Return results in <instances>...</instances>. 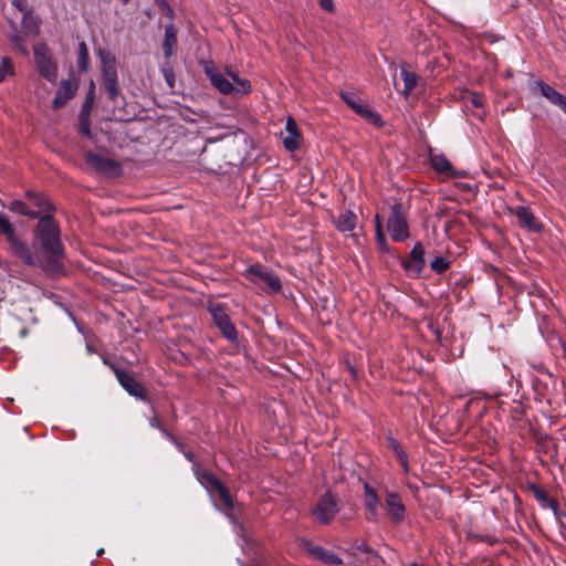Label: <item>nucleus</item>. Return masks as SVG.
Returning <instances> with one entry per match:
<instances>
[{
  "instance_id": "1",
  "label": "nucleus",
  "mask_w": 566,
  "mask_h": 566,
  "mask_svg": "<svg viewBox=\"0 0 566 566\" xmlns=\"http://www.w3.org/2000/svg\"><path fill=\"white\" fill-rule=\"evenodd\" d=\"M33 241L31 251L27 244V252L31 261L24 256H17L24 265L38 268L48 276L60 277L66 273V253L62 241L61 228L52 214H44L38 219L32 231Z\"/></svg>"
},
{
  "instance_id": "2",
  "label": "nucleus",
  "mask_w": 566,
  "mask_h": 566,
  "mask_svg": "<svg viewBox=\"0 0 566 566\" xmlns=\"http://www.w3.org/2000/svg\"><path fill=\"white\" fill-rule=\"evenodd\" d=\"M94 52L101 62L103 87L107 94L108 99L113 103H116L117 98L122 96L116 66V56L111 51L102 46L95 48Z\"/></svg>"
},
{
  "instance_id": "3",
  "label": "nucleus",
  "mask_w": 566,
  "mask_h": 566,
  "mask_svg": "<svg viewBox=\"0 0 566 566\" xmlns=\"http://www.w3.org/2000/svg\"><path fill=\"white\" fill-rule=\"evenodd\" d=\"M242 276L250 283L259 286L266 294H277L282 290L280 276L262 263L256 262L249 265L242 273Z\"/></svg>"
},
{
  "instance_id": "4",
  "label": "nucleus",
  "mask_w": 566,
  "mask_h": 566,
  "mask_svg": "<svg viewBox=\"0 0 566 566\" xmlns=\"http://www.w3.org/2000/svg\"><path fill=\"white\" fill-rule=\"evenodd\" d=\"M34 63L41 77L50 83H55L59 74V65L53 59L51 49L45 42L33 46Z\"/></svg>"
},
{
  "instance_id": "5",
  "label": "nucleus",
  "mask_w": 566,
  "mask_h": 566,
  "mask_svg": "<svg viewBox=\"0 0 566 566\" xmlns=\"http://www.w3.org/2000/svg\"><path fill=\"white\" fill-rule=\"evenodd\" d=\"M407 209L399 201H395L387 221V230L395 242H403L409 235V224L407 220Z\"/></svg>"
},
{
  "instance_id": "6",
  "label": "nucleus",
  "mask_w": 566,
  "mask_h": 566,
  "mask_svg": "<svg viewBox=\"0 0 566 566\" xmlns=\"http://www.w3.org/2000/svg\"><path fill=\"white\" fill-rule=\"evenodd\" d=\"M208 311L211 314L214 326L220 331L221 335L228 342L237 343L239 333L227 312V305L223 303L210 304Z\"/></svg>"
},
{
  "instance_id": "7",
  "label": "nucleus",
  "mask_w": 566,
  "mask_h": 566,
  "mask_svg": "<svg viewBox=\"0 0 566 566\" xmlns=\"http://www.w3.org/2000/svg\"><path fill=\"white\" fill-rule=\"evenodd\" d=\"M103 363L108 366L115 374L119 385L133 397L140 399L142 401L150 402L145 387L135 378L132 373H128L107 358H103Z\"/></svg>"
},
{
  "instance_id": "8",
  "label": "nucleus",
  "mask_w": 566,
  "mask_h": 566,
  "mask_svg": "<svg viewBox=\"0 0 566 566\" xmlns=\"http://www.w3.org/2000/svg\"><path fill=\"white\" fill-rule=\"evenodd\" d=\"M339 512L338 500L331 491L319 496L317 503L311 510V514L321 524L328 525Z\"/></svg>"
},
{
  "instance_id": "9",
  "label": "nucleus",
  "mask_w": 566,
  "mask_h": 566,
  "mask_svg": "<svg viewBox=\"0 0 566 566\" xmlns=\"http://www.w3.org/2000/svg\"><path fill=\"white\" fill-rule=\"evenodd\" d=\"M85 161L90 165L96 172L107 177V178H117L123 175L122 164L113 158H108L93 151H87L85 154Z\"/></svg>"
},
{
  "instance_id": "10",
  "label": "nucleus",
  "mask_w": 566,
  "mask_h": 566,
  "mask_svg": "<svg viewBox=\"0 0 566 566\" xmlns=\"http://www.w3.org/2000/svg\"><path fill=\"white\" fill-rule=\"evenodd\" d=\"M340 97L358 116L364 118L369 124H373L377 128L385 126V120L381 118V116L371 109L367 104H365L360 97L354 93L342 92Z\"/></svg>"
},
{
  "instance_id": "11",
  "label": "nucleus",
  "mask_w": 566,
  "mask_h": 566,
  "mask_svg": "<svg viewBox=\"0 0 566 566\" xmlns=\"http://www.w3.org/2000/svg\"><path fill=\"white\" fill-rule=\"evenodd\" d=\"M80 76L73 70H71L69 72V77L63 78L60 82L59 88L52 101V107L54 109L63 108L67 102L76 95L80 88Z\"/></svg>"
},
{
  "instance_id": "12",
  "label": "nucleus",
  "mask_w": 566,
  "mask_h": 566,
  "mask_svg": "<svg viewBox=\"0 0 566 566\" xmlns=\"http://www.w3.org/2000/svg\"><path fill=\"white\" fill-rule=\"evenodd\" d=\"M426 252L421 242L415 243L407 258L400 259V264L409 277L418 279L426 268Z\"/></svg>"
},
{
  "instance_id": "13",
  "label": "nucleus",
  "mask_w": 566,
  "mask_h": 566,
  "mask_svg": "<svg viewBox=\"0 0 566 566\" xmlns=\"http://www.w3.org/2000/svg\"><path fill=\"white\" fill-rule=\"evenodd\" d=\"M0 235H4L12 254L17 256H24L31 261L29 253L27 252V242L19 239L15 233V229L10 220L0 213Z\"/></svg>"
},
{
  "instance_id": "14",
  "label": "nucleus",
  "mask_w": 566,
  "mask_h": 566,
  "mask_svg": "<svg viewBox=\"0 0 566 566\" xmlns=\"http://www.w3.org/2000/svg\"><path fill=\"white\" fill-rule=\"evenodd\" d=\"M201 64L205 74L208 76L213 87L223 95L234 93V85L217 70L213 61H203Z\"/></svg>"
},
{
  "instance_id": "15",
  "label": "nucleus",
  "mask_w": 566,
  "mask_h": 566,
  "mask_svg": "<svg viewBox=\"0 0 566 566\" xmlns=\"http://www.w3.org/2000/svg\"><path fill=\"white\" fill-rule=\"evenodd\" d=\"M388 515L395 524H401L406 518V507L397 492H386Z\"/></svg>"
},
{
  "instance_id": "16",
  "label": "nucleus",
  "mask_w": 566,
  "mask_h": 566,
  "mask_svg": "<svg viewBox=\"0 0 566 566\" xmlns=\"http://www.w3.org/2000/svg\"><path fill=\"white\" fill-rule=\"evenodd\" d=\"M353 552H347L354 557L357 556V553H361L364 555L363 559H357L359 564H367L369 566H380V564H385L384 558L367 543L363 542L360 544H356L352 546Z\"/></svg>"
},
{
  "instance_id": "17",
  "label": "nucleus",
  "mask_w": 566,
  "mask_h": 566,
  "mask_svg": "<svg viewBox=\"0 0 566 566\" xmlns=\"http://www.w3.org/2000/svg\"><path fill=\"white\" fill-rule=\"evenodd\" d=\"M430 163L432 168L441 175L454 178L465 177V172L454 169L443 154H430Z\"/></svg>"
},
{
  "instance_id": "18",
  "label": "nucleus",
  "mask_w": 566,
  "mask_h": 566,
  "mask_svg": "<svg viewBox=\"0 0 566 566\" xmlns=\"http://www.w3.org/2000/svg\"><path fill=\"white\" fill-rule=\"evenodd\" d=\"M24 198L27 199L29 206L35 208V211H40V216L52 214V212L55 210L54 205L43 193L36 192L34 190H27L24 192Z\"/></svg>"
},
{
  "instance_id": "19",
  "label": "nucleus",
  "mask_w": 566,
  "mask_h": 566,
  "mask_svg": "<svg viewBox=\"0 0 566 566\" xmlns=\"http://www.w3.org/2000/svg\"><path fill=\"white\" fill-rule=\"evenodd\" d=\"M306 551L310 555H312L315 559L328 566H339L343 565V559L334 554L331 551H327L321 545H316L313 543H308L306 545Z\"/></svg>"
},
{
  "instance_id": "20",
  "label": "nucleus",
  "mask_w": 566,
  "mask_h": 566,
  "mask_svg": "<svg viewBox=\"0 0 566 566\" xmlns=\"http://www.w3.org/2000/svg\"><path fill=\"white\" fill-rule=\"evenodd\" d=\"M535 88L553 105L566 114V96L542 80L535 82Z\"/></svg>"
},
{
  "instance_id": "21",
  "label": "nucleus",
  "mask_w": 566,
  "mask_h": 566,
  "mask_svg": "<svg viewBox=\"0 0 566 566\" xmlns=\"http://www.w3.org/2000/svg\"><path fill=\"white\" fill-rule=\"evenodd\" d=\"M286 137L283 138V145L286 150L295 151L301 147L302 134L293 117H289L285 124Z\"/></svg>"
},
{
  "instance_id": "22",
  "label": "nucleus",
  "mask_w": 566,
  "mask_h": 566,
  "mask_svg": "<svg viewBox=\"0 0 566 566\" xmlns=\"http://www.w3.org/2000/svg\"><path fill=\"white\" fill-rule=\"evenodd\" d=\"M515 217L518 220V223L522 227L527 228L528 230H532L534 232H542L543 231V224L538 222L533 213V211L528 207L518 206L515 208L514 212Z\"/></svg>"
},
{
  "instance_id": "23",
  "label": "nucleus",
  "mask_w": 566,
  "mask_h": 566,
  "mask_svg": "<svg viewBox=\"0 0 566 566\" xmlns=\"http://www.w3.org/2000/svg\"><path fill=\"white\" fill-rule=\"evenodd\" d=\"M528 490L532 492L542 507L551 509L554 513H557L559 509L558 501L552 497L542 485L536 483H528Z\"/></svg>"
},
{
  "instance_id": "24",
  "label": "nucleus",
  "mask_w": 566,
  "mask_h": 566,
  "mask_svg": "<svg viewBox=\"0 0 566 566\" xmlns=\"http://www.w3.org/2000/svg\"><path fill=\"white\" fill-rule=\"evenodd\" d=\"M365 506L368 510L370 516L369 521H376L378 517V509L380 506V500L375 488L369 483L364 484Z\"/></svg>"
},
{
  "instance_id": "25",
  "label": "nucleus",
  "mask_w": 566,
  "mask_h": 566,
  "mask_svg": "<svg viewBox=\"0 0 566 566\" xmlns=\"http://www.w3.org/2000/svg\"><path fill=\"white\" fill-rule=\"evenodd\" d=\"M195 473L198 481L207 489L209 493H216L217 490L223 485L217 475L210 471L201 470L198 468L195 470Z\"/></svg>"
},
{
  "instance_id": "26",
  "label": "nucleus",
  "mask_w": 566,
  "mask_h": 566,
  "mask_svg": "<svg viewBox=\"0 0 566 566\" xmlns=\"http://www.w3.org/2000/svg\"><path fill=\"white\" fill-rule=\"evenodd\" d=\"M195 473L198 481L207 489L209 493H216L217 490L223 485L217 475L210 471L201 470L198 468L195 470Z\"/></svg>"
},
{
  "instance_id": "27",
  "label": "nucleus",
  "mask_w": 566,
  "mask_h": 566,
  "mask_svg": "<svg viewBox=\"0 0 566 566\" xmlns=\"http://www.w3.org/2000/svg\"><path fill=\"white\" fill-rule=\"evenodd\" d=\"M3 207L13 213L28 217L29 219H39L42 217L40 216V211H35L28 202L19 199H13L9 203L3 205Z\"/></svg>"
},
{
  "instance_id": "28",
  "label": "nucleus",
  "mask_w": 566,
  "mask_h": 566,
  "mask_svg": "<svg viewBox=\"0 0 566 566\" xmlns=\"http://www.w3.org/2000/svg\"><path fill=\"white\" fill-rule=\"evenodd\" d=\"M333 223L339 232H349L356 228L357 217L353 211L346 210L337 218H333Z\"/></svg>"
},
{
  "instance_id": "29",
  "label": "nucleus",
  "mask_w": 566,
  "mask_h": 566,
  "mask_svg": "<svg viewBox=\"0 0 566 566\" xmlns=\"http://www.w3.org/2000/svg\"><path fill=\"white\" fill-rule=\"evenodd\" d=\"M177 45V30L172 23H168L165 27L163 50L166 57H170L174 54V48Z\"/></svg>"
},
{
  "instance_id": "30",
  "label": "nucleus",
  "mask_w": 566,
  "mask_h": 566,
  "mask_svg": "<svg viewBox=\"0 0 566 566\" xmlns=\"http://www.w3.org/2000/svg\"><path fill=\"white\" fill-rule=\"evenodd\" d=\"M40 24L41 19L34 13V10L22 15L21 27L25 33L34 36L39 35Z\"/></svg>"
},
{
  "instance_id": "31",
  "label": "nucleus",
  "mask_w": 566,
  "mask_h": 566,
  "mask_svg": "<svg viewBox=\"0 0 566 566\" xmlns=\"http://www.w3.org/2000/svg\"><path fill=\"white\" fill-rule=\"evenodd\" d=\"M227 74L230 76L232 80L231 83L234 85V93H232L233 95H247L251 92L252 87L250 81L239 77L238 73L231 69H227Z\"/></svg>"
},
{
  "instance_id": "32",
  "label": "nucleus",
  "mask_w": 566,
  "mask_h": 566,
  "mask_svg": "<svg viewBox=\"0 0 566 566\" xmlns=\"http://www.w3.org/2000/svg\"><path fill=\"white\" fill-rule=\"evenodd\" d=\"M386 440L388 448L392 450L400 464L408 471V454L405 452L400 442L390 434L386 437Z\"/></svg>"
},
{
  "instance_id": "33",
  "label": "nucleus",
  "mask_w": 566,
  "mask_h": 566,
  "mask_svg": "<svg viewBox=\"0 0 566 566\" xmlns=\"http://www.w3.org/2000/svg\"><path fill=\"white\" fill-rule=\"evenodd\" d=\"M77 67L78 72L87 73L91 65L90 51L85 41H81L77 46Z\"/></svg>"
},
{
  "instance_id": "34",
  "label": "nucleus",
  "mask_w": 566,
  "mask_h": 566,
  "mask_svg": "<svg viewBox=\"0 0 566 566\" xmlns=\"http://www.w3.org/2000/svg\"><path fill=\"white\" fill-rule=\"evenodd\" d=\"M537 449L538 452H543L547 454L549 458H554L557 455V443L552 437L547 434L538 438Z\"/></svg>"
},
{
  "instance_id": "35",
  "label": "nucleus",
  "mask_w": 566,
  "mask_h": 566,
  "mask_svg": "<svg viewBox=\"0 0 566 566\" xmlns=\"http://www.w3.org/2000/svg\"><path fill=\"white\" fill-rule=\"evenodd\" d=\"M400 75L405 85L403 93L408 96L417 87L418 76L415 72L408 71L405 67L401 69Z\"/></svg>"
},
{
  "instance_id": "36",
  "label": "nucleus",
  "mask_w": 566,
  "mask_h": 566,
  "mask_svg": "<svg viewBox=\"0 0 566 566\" xmlns=\"http://www.w3.org/2000/svg\"><path fill=\"white\" fill-rule=\"evenodd\" d=\"M450 265H451V261L446 258V256H436L431 262H430V269L431 271H433L436 274H442L444 273L446 271H448L450 269Z\"/></svg>"
},
{
  "instance_id": "37",
  "label": "nucleus",
  "mask_w": 566,
  "mask_h": 566,
  "mask_svg": "<svg viewBox=\"0 0 566 566\" xmlns=\"http://www.w3.org/2000/svg\"><path fill=\"white\" fill-rule=\"evenodd\" d=\"M216 494H218L219 499L223 503L227 510L234 509V502L230 494L229 489L223 484L219 490H217Z\"/></svg>"
},
{
  "instance_id": "38",
  "label": "nucleus",
  "mask_w": 566,
  "mask_h": 566,
  "mask_svg": "<svg viewBox=\"0 0 566 566\" xmlns=\"http://www.w3.org/2000/svg\"><path fill=\"white\" fill-rule=\"evenodd\" d=\"M155 3L158 6L160 12L165 14L169 19V23H172L175 19V10L169 4L168 0H154Z\"/></svg>"
},
{
  "instance_id": "39",
  "label": "nucleus",
  "mask_w": 566,
  "mask_h": 566,
  "mask_svg": "<svg viewBox=\"0 0 566 566\" xmlns=\"http://www.w3.org/2000/svg\"><path fill=\"white\" fill-rule=\"evenodd\" d=\"M7 74H13V63L9 56H3L0 63V83L4 81Z\"/></svg>"
},
{
  "instance_id": "40",
  "label": "nucleus",
  "mask_w": 566,
  "mask_h": 566,
  "mask_svg": "<svg viewBox=\"0 0 566 566\" xmlns=\"http://www.w3.org/2000/svg\"><path fill=\"white\" fill-rule=\"evenodd\" d=\"M376 244L379 249L380 252L382 253H389L390 252V248H389V244L387 242V239H386V235L384 233V229H378V231L376 232Z\"/></svg>"
},
{
  "instance_id": "41",
  "label": "nucleus",
  "mask_w": 566,
  "mask_h": 566,
  "mask_svg": "<svg viewBox=\"0 0 566 566\" xmlns=\"http://www.w3.org/2000/svg\"><path fill=\"white\" fill-rule=\"evenodd\" d=\"M463 98L470 102L472 106L476 108L483 107V95L481 93L468 91Z\"/></svg>"
},
{
  "instance_id": "42",
  "label": "nucleus",
  "mask_w": 566,
  "mask_h": 566,
  "mask_svg": "<svg viewBox=\"0 0 566 566\" xmlns=\"http://www.w3.org/2000/svg\"><path fill=\"white\" fill-rule=\"evenodd\" d=\"M151 411H153V416L149 418V426L151 428L158 429L166 437V432H169V431L164 427V424L160 421L159 416L154 407L151 408Z\"/></svg>"
},
{
  "instance_id": "43",
  "label": "nucleus",
  "mask_w": 566,
  "mask_h": 566,
  "mask_svg": "<svg viewBox=\"0 0 566 566\" xmlns=\"http://www.w3.org/2000/svg\"><path fill=\"white\" fill-rule=\"evenodd\" d=\"M10 42L22 53V54H27L28 51H27V41L25 39L15 33V34H12L10 36Z\"/></svg>"
},
{
  "instance_id": "44",
  "label": "nucleus",
  "mask_w": 566,
  "mask_h": 566,
  "mask_svg": "<svg viewBox=\"0 0 566 566\" xmlns=\"http://www.w3.org/2000/svg\"><path fill=\"white\" fill-rule=\"evenodd\" d=\"M94 102H95V98L85 97V101L82 105L78 117L91 118V113H92Z\"/></svg>"
},
{
  "instance_id": "45",
  "label": "nucleus",
  "mask_w": 566,
  "mask_h": 566,
  "mask_svg": "<svg viewBox=\"0 0 566 566\" xmlns=\"http://www.w3.org/2000/svg\"><path fill=\"white\" fill-rule=\"evenodd\" d=\"M78 122H80L78 132L83 136L91 138L92 137L91 118L78 117Z\"/></svg>"
},
{
  "instance_id": "46",
  "label": "nucleus",
  "mask_w": 566,
  "mask_h": 566,
  "mask_svg": "<svg viewBox=\"0 0 566 566\" xmlns=\"http://www.w3.org/2000/svg\"><path fill=\"white\" fill-rule=\"evenodd\" d=\"M11 4L21 12L22 15L33 10L28 0H11Z\"/></svg>"
},
{
  "instance_id": "47",
  "label": "nucleus",
  "mask_w": 566,
  "mask_h": 566,
  "mask_svg": "<svg viewBox=\"0 0 566 566\" xmlns=\"http://www.w3.org/2000/svg\"><path fill=\"white\" fill-rule=\"evenodd\" d=\"M472 537L479 542L488 543L489 545H494L499 542L497 538L489 534H474Z\"/></svg>"
},
{
  "instance_id": "48",
  "label": "nucleus",
  "mask_w": 566,
  "mask_h": 566,
  "mask_svg": "<svg viewBox=\"0 0 566 566\" xmlns=\"http://www.w3.org/2000/svg\"><path fill=\"white\" fill-rule=\"evenodd\" d=\"M166 438L171 441L181 452L186 450V444L181 442L176 436L171 432H166Z\"/></svg>"
},
{
  "instance_id": "49",
  "label": "nucleus",
  "mask_w": 566,
  "mask_h": 566,
  "mask_svg": "<svg viewBox=\"0 0 566 566\" xmlns=\"http://www.w3.org/2000/svg\"><path fill=\"white\" fill-rule=\"evenodd\" d=\"M322 10L333 13L335 11V4L333 0H318Z\"/></svg>"
},
{
  "instance_id": "50",
  "label": "nucleus",
  "mask_w": 566,
  "mask_h": 566,
  "mask_svg": "<svg viewBox=\"0 0 566 566\" xmlns=\"http://www.w3.org/2000/svg\"><path fill=\"white\" fill-rule=\"evenodd\" d=\"M182 453L188 461H190L191 463H193L196 465V469L199 468V465L197 463V458H196V454L193 453V451L186 449Z\"/></svg>"
},
{
  "instance_id": "51",
  "label": "nucleus",
  "mask_w": 566,
  "mask_h": 566,
  "mask_svg": "<svg viewBox=\"0 0 566 566\" xmlns=\"http://www.w3.org/2000/svg\"><path fill=\"white\" fill-rule=\"evenodd\" d=\"M95 82L93 80L90 81L88 90L86 93V97H93L95 98Z\"/></svg>"
},
{
  "instance_id": "52",
  "label": "nucleus",
  "mask_w": 566,
  "mask_h": 566,
  "mask_svg": "<svg viewBox=\"0 0 566 566\" xmlns=\"http://www.w3.org/2000/svg\"><path fill=\"white\" fill-rule=\"evenodd\" d=\"M375 229L376 232L378 229H382V218L378 213L375 216Z\"/></svg>"
},
{
  "instance_id": "53",
  "label": "nucleus",
  "mask_w": 566,
  "mask_h": 566,
  "mask_svg": "<svg viewBox=\"0 0 566 566\" xmlns=\"http://www.w3.org/2000/svg\"><path fill=\"white\" fill-rule=\"evenodd\" d=\"M518 411V413H523V407L522 406H518V408H516V406H514L512 409H511V412L513 413V418L516 419V412Z\"/></svg>"
},
{
  "instance_id": "54",
  "label": "nucleus",
  "mask_w": 566,
  "mask_h": 566,
  "mask_svg": "<svg viewBox=\"0 0 566 566\" xmlns=\"http://www.w3.org/2000/svg\"><path fill=\"white\" fill-rule=\"evenodd\" d=\"M518 411V413H523V407L522 406H518V408H516V406H514L512 409H511V412L513 413V418L516 419V412Z\"/></svg>"
},
{
  "instance_id": "55",
  "label": "nucleus",
  "mask_w": 566,
  "mask_h": 566,
  "mask_svg": "<svg viewBox=\"0 0 566 566\" xmlns=\"http://www.w3.org/2000/svg\"><path fill=\"white\" fill-rule=\"evenodd\" d=\"M347 369L349 370V373L352 374V376H353L354 378H356V369H355V367H354L353 365L348 364V365H347Z\"/></svg>"
},
{
  "instance_id": "56",
  "label": "nucleus",
  "mask_w": 566,
  "mask_h": 566,
  "mask_svg": "<svg viewBox=\"0 0 566 566\" xmlns=\"http://www.w3.org/2000/svg\"><path fill=\"white\" fill-rule=\"evenodd\" d=\"M166 80H167V83L170 85V87L174 86V75L171 74L170 76L166 75Z\"/></svg>"
},
{
  "instance_id": "57",
  "label": "nucleus",
  "mask_w": 566,
  "mask_h": 566,
  "mask_svg": "<svg viewBox=\"0 0 566 566\" xmlns=\"http://www.w3.org/2000/svg\"><path fill=\"white\" fill-rule=\"evenodd\" d=\"M409 566H424V565L418 564V563H411Z\"/></svg>"
},
{
  "instance_id": "58",
  "label": "nucleus",
  "mask_w": 566,
  "mask_h": 566,
  "mask_svg": "<svg viewBox=\"0 0 566 566\" xmlns=\"http://www.w3.org/2000/svg\"><path fill=\"white\" fill-rule=\"evenodd\" d=\"M145 14H146L148 18H150V17H151V13H150V11H149V10L145 11Z\"/></svg>"
},
{
  "instance_id": "59",
  "label": "nucleus",
  "mask_w": 566,
  "mask_h": 566,
  "mask_svg": "<svg viewBox=\"0 0 566 566\" xmlns=\"http://www.w3.org/2000/svg\"><path fill=\"white\" fill-rule=\"evenodd\" d=\"M434 333H436V335H437L438 337H440V336H441V333L439 332V329H438V328L434 331Z\"/></svg>"
},
{
  "instance_id": "60",
  "label": "nucleus",
  "mask_w": 566,
  "mask_h": 566,
  "mask_svg": "<svg viewBox=\"0 0 566 566\" xmlns=\"http://www.w3.org/2000/svg\"><path fill=\"white\" fill-rule=\"evenodd\" d=\"M104 553V549L101 548L98 552H97V555H102Z\"/></svg>"
},
{
  "instance_id": "61",
  "label": "nucleus",
  "mask_w": 566,
  "mask_h": 566,
  "mask_svg": "<svg viewBox=\"0 0 566 566\" xmlns=\"http://www.w3.org/2000/svg\"><path fill=\"white\" fill-rule=\"evenodd\" d=\"M562 345H563L564 353H566V346L564 344H562Z\"/></svg>"
}]
</instances>
